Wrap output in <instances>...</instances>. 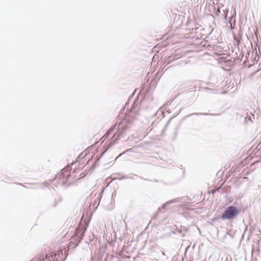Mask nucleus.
I'll return each instance as SVG.
<instances>
[{"label":"nucleus","mask_w":261,"mask_h":261,"mask_svg":"<svg viewBox=\"0 0 261 261\" xmlns=\"http://www.w3.org/2000/svg\"><path fill=\"white\" fill-rule=\"evenodd\" d=\"M162 254H163V255H165V253H164V252H162Z\"/></svg>","instance_id":"4468645a"},{"label":"nucleus","mask_w":261,"mask_h":261,"mask_svg":"<svg viewBox=\"0 0 261 261\" xmlns=\"http://www.w3.org/2000/svg\"><path fill=\"white\" fill-rule=\"evenodd\" d=\"M62 200V198L60 196H58L54 200L53 204L51 205L52 207H55L57 206L58 203L61 202Z\"/></svg>","instance_id":"423d86ee"},{"label":"nucleus","mask_w":261,"mask_h":261,"mask_svg":"<svg viewBox=\"0 0 261 261\" xmlns=\"http://www.w3.org/2000/svg\"><path fill=\"white\" fill-rule=\"evenodd\" d=\"M187 199H188V197L187 196H184V197H178V198H174L173 199L169 200V201H167L166 203H165L162 205V208L165 209L167 205H169L170 204H172V203H177V202H184L185 201H186L187 200Z\"/></svg>","instance_id":"20e7f679"},{"label":"nucleus","mask_w":261,"mask_h":261,"mask_svg":"<svg viewBox=\"0 0 261 261\" xmlns=\"http://www.w3.org/2000/svg\"><path fill=\"white\" fill-rule=\"evenodd\" d=\"M240 212V211L236 206L230 205L225 208L220 218L223 220H233L237 217Z\"/></svg>","instance_id":"f257e3e1"},{"label":"nucleus","mask_w":261,"mask_h":261,"mask_svg":"<svg viewBox=\"0 0 261 261\" xmlns=\"http://www.w3.org/2000/svg\"><path fill=\"white\" fill-rule=\"evenodd\" d=\"M103 193V192L101 191L99 194V195H98V197H97V199L100 201V199L102 197V194Z\"/></svg>","instance_id":"1a4fd4ad"},{"label":"nucleus","mask_w":261,"mask_h":261,"mask_svg":"<svg viewBox=\"0 0 261 261\" xmlns=\"http://www.w3.org/2000/svg\"><path fill=\"white\" fill-rule=\"evenodd\" d=\"M127 128L128 127L126 125H119L118 130L114 134L112 138V141L109 144V147L114 145L118 140L125 135V132Z\"/></svg>","instance_id":"f03ea898"},{"label":"nucleus","mask_w":261,"mask_h":261,"mask_svg":"<svg viewBox=\"0 0 261 261\" xmlns=\"http://www.w3.org/2000/svg\"><path fill=\"white\" fill-rule=\"evenodd\" d=\"M114 127H115V126H113V127H112L111 129H110V131L111 132L113 131L114 129Z\"/></svg>","instance_id":"f8f14e48"},{"label":"nucleus","mask_w":261,"mask_h":261,"mask_svg":"<svg viewBox=\"0 0 261 261\" xmlns=\"http://www.w3.org/2000/svg\"><path fill=\"white\" fill-rule=\"evenodd\" d=\"M88 224L86 226H82L79 229H76L75 232V235L76 241L78 240V242L76 244V246H77L79 243L83 239V238L85 236V233L87 230Z\"/></svg>","instance_id":"7ed1b4c3"},{"label":"nucleus","mask_w":261,"mask_h":261,"mask_svg":"<svg viewBox=\"0 0 261 261\" xmlns=\"http://www.w3.org/2000/svg\"><path fill=\"white\" fill-rule=\"evenodd\" d=\"M100 160V158H98L92 165L91 167L90 168V169L93 170L96 166L98 165V162Z\"/></svg>","instance_id":"6e6552de"},{"label":"nucleus","mask_w":261,"mask_h":261,"mask_svg":"<svg viewBox=\"0 0 261 261\" xmlns=\"http://www.w3.org/2000/svg\"><path fill=\"white\" fill-rule=\"evenodd\" d=\"M232 19V16H231V17L229 18V23H230V25H231V30L234 29V28L232 27V24H231V21Z\"/></svg>","instance_id":"9d476101"},{"label":"nucleus","mask_w":261,"mask_h":261,"mask_svg":"<svg viewBox=\"0 0 261 261\" xmlns=\"http://www.w3.org/2000/svg\"><path fill=\"white\" fill-rule=\"evenodd\" d=\"M136 102H135L134 103V104H133V105L132 106V109H136Z\"/></svg>","instance_id":"9b49d317"},{"label":"nucleus","mask_w":261,"mask_h":261,"mask_svg":"<svg viewBox=\"0 0 261 261\" xmlns=\"http://www.w3.org/2000/svg\"><path fill=\"white\" fill-rule=\"evenodd\" d=\"M192 115H203V116H220L219 113H194L189 114L188 116L190 117Z\"/></svg>","instance_id":"39448f33"},{"label":"nucleus","mask_w":261,"mask_h":261,"mask_svg":"<svg viewBox=\"0 0 261 261\" xmlns=\"http://www.w3.org/2000/svg\"><path fill=\"white\" fill-rule=\"evenodd\" d=\"M134 176L138 177V175L135 174H131L129 175H123L121 176L119 179H134Z\"/></svg>","instance_id":"0eeeda50"},{"label":"nucleus","mask_w":261,"mask_h":261,"mask_svg":"<svg viewBox=\"0 0 261 261\" xmlns=\"http://www.w3.org/2000/svg\"><path fill=\"white\" fill-rule=\"evenodd\" d=\"M172 118H171L170 120H168V122H167V124H166V125H168V124H169V123L170 122V120H171Z\"/></svg>","instance_id":"ddd939ff"}]
</instances>
